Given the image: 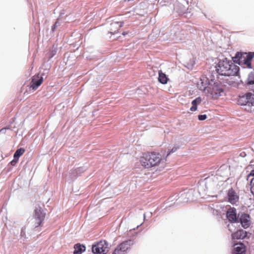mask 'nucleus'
<instances>
[{
  "label": "nucleus",
  "mask_w": 254,
  "mask_h": 254,
  "mask_svg": "<svg viewBox=\"0 0 254 254\" xmlns=\"http://www.w3.org/2000/svg\"><path fill=\"white\" fill-rule=\"evenodd\" d=\"M74 250L73 254H81L82 252L85 251V247L80 244H76L74 246Z\"/></svg>",
  "instance_id": "6ab92c4d"
},
{
  "label": "nucleus",
  "mask_w": 254,
  "mask_h": 254,
  "mask_svg": "<svg viewBox=\"0 0 254 254\" xmlns=\"http://www.w3.org/2000/svg\"><path fill=\"white\" fill-rule=\"evenodd\" d=\"M184 0V2H183V4L184 5V6H185V4L186 5H189V0Z\"/></svg>",
  "instance_id": "72a5a7b5"
},
{
  "label": "nucleus",
  "mask_w": 254,
  "mask_h": 254,
  "mask_svg": "<svg viewBox=\"0 0 254 254\" xmlns=\"http://www.w3.org/2000/svg\"><path fill=\"white\" fill-rule=\"evenodd\" d=\"M158 81L163 84H165L167 83L169 78L167 75L163 73L161 70L159 71Z\"/></svg>",
  "instance_id": "aec40b11"
},
{
  "label": "nucleus",
  "mask_w": 254,
  "mask_h": 254,
  "mask_svg": "<svg viewBox=\"0 0 254 254\" xmlns=\"http://www.w3.org/2000/svg\"><path fill=\"white\" fill-rule=\"evenodd\" d=\"M246 248L242 243H239L234 245L232 254H246Z\"/></svg>",
  "instance_id": "2eb2a0df"
},
{
  "label": "nucleus",
  "mask_w": 254,
  "mask_h": 254,
  "mask_svg": "<svg viewBox=\"0 0 254 254\" xmlns=\"http://www.w3.org/2000/svg\"><path fill=\"white\" fill-rule=\"evenodd\" d=\"M254 58V52L248 53L237 52L232 59L236 64L243 66L244 68L252 69L253 68V67L251 61Z\"/></svg>",
  "instance_id": "7ed1b4c3"
},
{
  "label": "nucleus",
  "mask_w": 254,
  "mask_h": 254,
  "mask_svg": "<svg viewBox=\"0 0 254 254\" xmlns=\"http://www.w3.org/2000/svg\"><path fill=\"white\" fill-rule=\"evenodd\" d=\"M123 21H114L112 22L110 24V31H109V33L113 34L117 33L119 29L123 26Z\"/></svg>",
  "instance_id": "f3484780"
},
{
  "label": "nucleus",
  "mask_w": 254,
  "mask_h": 254,
  "mask_svg": "<svg viewBox=\"0 0 254 254\" xmlns=\"http://www.w3.org/2000/svg\"><path fill=\"white\" fill-rule=\"evenodd\" d=\"M151 215H152V213H151V212H150V213H149V217H151Z\"/></svg>",
  "instance_id": "58836bf2"
},
{
  "label": "nucleus",
  "mask_w": 254,
  "mask_h": 254,
  "mask_svg": "<svg viewBox=\"0 0 254 254\" xmlns=\"http://www.w3.org/2000/svg\"><path fill=\"white\" fill-rule=\"evenodd\" d=\"M133 244L132 240L125 241L117 246L112 254H127V251Z\"/></svg>",
  "instance_id": "0eeeda50"
},
{
  "label": "nucleus",
  "mask_w": 254,
  "mask_h": 254,
  "mask_svg": "<svg viewBox=\"0 0 254 254\" xmlns=\"http://www.w3.org/2000/svg\"><path fill=\"white\" fill-rule=\"evenodd\" d=\"M238 105L245 107V109L248 111L251 110V107L254 106V92H247L240 96L238 100Z\"/></svg>",
  "instance_id": "39448f33"
},
{
  "label": "nucleus",
  "mask_w": 254,
  "mask_h": 254,
  "mask_svg": "<svg viewBox=\"0 0 254 254\" xmlns=\"http://www.w3.org/2000/svg\"><path fill=\"white\" fill-rule=\"evenodd\" d=\"M143 217H144V219H145V213L143 214Z\"/></svg>",
  "instance_id": "ea45409f"
},
{
  "label": "nucleus",
  "mask_w": 254,
  "mask_h": 254,
  "mask_svg": "<svg viewBox=\"0 0 254 254\" xmlns=\"http://www.w3.org/2000/svg\"><path fill=\"white\" fill-rule=\"evenodd\" d=\"M197 107L196 106L192 105V106L190 108V110L192 112L195 111L197 110Z\"/></svg>",
  "instance_id": "2f4dec72"
},
{
  "label": "nucleus",
  "mask_w": 254,
  "mask_h": 254,
  "mask_svg": "<svg viewBox=\"0 0 254 254\" xmlns=\"http://www.w3.org/2000/svg\"><path fill=\"white\" fill-rule=\"evenodd\" d=\"M224 166H221L220 169H219L218 171H217V175H218L219 174V172H220V170L222 168H223Z\"/></svg>",
  "instance_id": "e433bc0d"
},
{
  "label": "nucleus",
  "mask_w": 254,
  "mask_h": 254,
  "mask_svg": "<svg viewBox=\"0 0 254 254\" xmlns=\"http://www.w3.org/2000/svg\"><path fill=\"white\" fill-rule=\"evenodd\" d=\"M109 244L105 240L97 242L92 246V252L94 254H106L109 251Z\"/></svg>",
  "instance_id": "423d86ee"
},
{
  "label": "nucleus",
  "mask_w": 254,
  "mask_h": 254,
  "mask_svg": "<svg viewBox=\"0 0 254 254\" xmlns=\"http://www.w3.org/2000/svg\"><path fill=\"white\" fill-rule=\"evenodd\" d=\"M253 178H254V177Z\"/></svg>",
  "instance_id": "a19ab883"
},
{
  "label": "nucleus",
  "mask_w": 254,
  "mask_h": 254,
  "mask_svg": "<svg viewBox=\"0 0 254 254\" xmlns=\"http://www.w3.org/2000/svg\"><path fill=\"white\" fill-rule=\"evenodd\" d=\"M127 34V33H126V32H124L123 33V35H126V34Z\"/></svg>",
  "instance_id": "4c0bfd02"
},
{
  "label": "nucleus",
  "mask_w": 254,
  "mask_h": 254,
  "mask_svg": "<svg viewBox=\"0 0 254 254\" xmlns=\"http://www.w3.org/2000/svg\"><path fill=\"white\" fill-rule=\"evenodd\" d=\"M251 192L253 193V194L254 196V178H253L251 180Z\"/></svg>",
  "instance_id": "a878e982"
},
{
  "label": "nucleus",
  "mask_w": 254,
  "mask_h": 254,
  "mask_svg": "<svg viewBox=\"0 0 254 254\" xmlns=\"http://www.w3.org/2000/svg\"><path fill=\"white\" fill-rule=\"evenodd\" d=\"M251 176L254 177V169L252 170L251 172L247 176V179Z\"/></svg>",
  "instance_id": "7c9ffc66"
},
{
  "label": "nucleus",
  "mask_w": 254,
  "mask_h": 254,
  "mask_svg": "<svg viewBox=\"0 0 254 254\" xmlns=\"http://www.w3.org/2000/svg\"><path fill=\"white\" fill-rule=\"evenodd\" d=\"M207 86H203V87H200V89L202 90H205L207 89L208 92L212 95L213 96H220L221 93H223L224 89L223 88V84L220 82L218 80H214V79H211L208 81Z\"/></svg>",
  "instance_id": "20e7f679"
},
{
  "label": "nucleus",
  "mask_w": 254,
  "mask_h": 254,
  "mask_svg": "<svg viewBox=\"0 0 254 254\" xmlns=\"http://www.w3.org/2000/svg\"><path fill=\"white\" fill-rule=\"evenodd\" d=\"M227 196L228 201L233 205L239 201V196L232 188L228 190Z\"/></svg>",
  "instance_id": "4468645a"
},
{
  "label": "nucleus",
  "mask_w": 254,
  "mask_h": 254,
  "mask_svg": "<svg viewBox=\"0 0 254 254\" xmlns=\"http://www.w3.org/2000/svg\"><path fill=\"white\" fill-rule=\"evenodd\" d=\"M233 239H244L245 238H249L248 237V233L247 231L240 229L237 230L231 235Z\"/></svg>",
  "instance_id": "dca6fc26"
},
{
  "label": "nucleus",
  "mask_w": 254,
  "mask_h": 254,
  "mask_svg": "<svg viewBox=\"0 0 254 254\" xmlns=\"http://www.w3.org/2000/svg\"><path fill=\"white\" fill-rule=\"evenodd\" d=\"M196 193L197 192H195L193 189H189L181 193L180 196L179 197V199H180V201L184 203L193 201L195 200L196 198L195 196Z\"/></svg>",
  "instance_id": "1a4fd4ad"
},
{
  "label": "nucleus",
  "mask_w": 254,
  "mask_h": 254,
  "mask_svg": "<svg viewBox=\"0 0 254 254\" xmlns=\"http://www.w3.org/2000/svg\"><path fill=\"white\" fill-rule=\"evenodd\" d=\"M246 155L247 154L245 152H242L240 153V156H241L242 157H245L246 156Z\"/></svg>",
  "instance_id": "c9c22d12"
},
{
  "label": "nucleus",
  "mask_w": 254,
  "mask_h": 254,
  "mask_svg": "<svg viewBox=\"0 0 254 254\" xmlns=\"http://www.w3.org/2000/svg\"><path fill=\"white\" fill-rule=\"evenodd\" d=\"M21 240L24 241L27 238L26 237L25 228H22L20 232Z\"/></svg>",
  "instance_id": "5701e85b"
},
{
  "label": "nucleus",
  "mask_w": 254,
  "mask_h": 254,
  "mask_svg": "<svg viewBox=\"0 0 254 254\" xmlns=\"http://www.w3.org/2000/svg\"><path fill=\"white\" fill-rule=\"evenodd\" d=\"M57 48L53 47L51 50L50 51V57L51 58H53L57 53Z\"/></svg>",
  "instance_id": "b1692460"
},
{
  "label": "nucleus",
  "mask_w": 254,
  "mask_h": 254,
  "mask_svg": "<svg viewBox=\"0 0 254 254\" xmlns=\"http://www.w3.org/2000/svg\"><path fill=\"white\" fill-rule=\"evenodd\" d=\"M161 160V155L154 152L144 153L140 158L142 165L147 169L158 165Z\"/></svg>",
  "instance_id": "f03ea898"
},
{
  "label": "nucleus",
  "mask_w": 254,
  "mask_h": 254,
  "mask_svg": "<svg viewBox=\"0 0 254 254\" xmlns=\"http://www.w3.org/2000/svg\"><path fill=\"white\" fill-rule=\"evenodd\" d=\"M45 74L43 73L41 76L39 74L35 75L32 77L30 82V87L33 90H36L42 84Z\"/></svg>",
  "instance_id": "ddd939ff"
},
{
  "label": "nucleus",
  "mask_w": 254,
  "mask_h": 254,
  "mask_svg": "<svg viewBox=\"0 0 254 254\" xmlns=\"http://www.w3.org/2000/svg\"><path fill=\"white\" fill-rule=\"evenodd\" d=\"M201 97H198L192 101L191 104L192 105H194L197 107V105L201 103Z\"/></svg>",
  "instance_id": "4be33fe9"
},
{
  "label": "nucleus",
  "mask_w": 254,
  "mask_h": 254,
  "mask_svg": "<svg viewBox=\"0 0 254 254\" xmlns=\"http://www.w3.org/2000/svg\"><path fill=\"white\" fill-rule=\"evenodd\" d=\"M215 176H212L205 178L203 180L199 182L197 186V192L199 193L200 195H204L207 191L208 188V184L211 181H214Z\"/></svg>",
  "instance_id": "6e6552de"
},
{
  "label": "nucleus",
  "mask_w": 254,
  "mask_h": 254,
  "mask_svg": "<svg viewBox=\"0 0 254 254\" xmlns=\"http://www.w3.org/2000/svg\"><path fill=\"white\" fill-rule=\"evenodd\" d=\"M84 170H85V169L83 167H79L77 169L75 170L76 172L77 173H81L82 172H83L84 171Z\"/></svg>",
  "instance_id": "c85d7f7f"
},
{
  "label": "nucleus",
  "mask_w": 254,
  "mask_h": 254,
  "mask_svg": "<svg viewBox=\"0 0 254 254\" xmlns=\"http://www.w3.org/2000/svg\"><path fill=\"white\" fill-rule=\"evenodd\" d=\"M226 216L228 221L231 223H236L238 221V214H237V210L234 207H230L227 210Z\"/></svg>",
  "instance_id": "f8f14e48"
},
{
  "label": "nucleus",
  "mask_w": 254,
  "mask_h": 254,
  "mask_svg": "<svg viewBox=\"0 0 254 254\" xmlns=\"http://www.w3.org/2000/svg\"><path fill=\"white\" fill-rule=\"evenodd\" d=\"M25 150L23 148H20L16 150L13 155V158L19 159V158L23 154Z\"/></svg>",
  "instance_id": "412c9836"
},
{
  "label": "nucleus",
  "mask_w": 254,
  "mask_h": 254,
  "mask_svg": "<svg viewBox=\"0 0 254 254\" xmlns=\"http://www.w3.org/2000/svg\"><path fill=\"white\" fill-rule=\"evenodd\" d=\"M236 223H240L244 229L249 228L251 225L250 215L245 212H239Z\"/></svg>",
  "instance_id": "9d476101"
},
{
  "label": "nucleus",
  "mask_w": 254,
  "mask_h": 254,
  "mask_svg": "<svg viewBox=\"0 0 254 254\" xmlns=\"http://www.w3.org/2000/svg\"><path fill=\"white\" fill-rule=\"evenodd\" d=\"M235 62L223 58L219 60L216 65V71L220 75L225 76H237L239 74L240 67L236 65Z\"/></svg>",
  "instance_id": "f257e3e1"
},
{
  "label": "nucleus",
  "mask_w": 254,
  "mask_h": 254,
  "mask_svg": "<svg viewBox=\"0 0 254 254\" xmlns=\"http://www.w3.org/2000/svg\"><path fill=\"white\" fill-rule=\"evenodd\" d=\"M178 148H179V146H174L170 151H168V153L166 156V157H167V156L170 155L171 154L176 152Z\"/></svg>",
  "instance_id": "393cba45"
},
{
  "label": "nucleus",
  "mask_w": 254,
  "mask_h": 254,
  "mask_svg": "<svg viewBox=\"0 0 254 254\" xmlns=\"http://www.w3.org/2000/svg\"><path fill=\"white\" fill-rule=\"evenodd\" d=\"M60 25V23L59 22L58 20H57L55 24L52 27V31L54 32L56 29V27L59 26Z\"/></svg>",
  "instance_id": "bb28decb"
},
{
  "label": "nucleus",
  "mask_w": 254,
  "mask_h": 254,
  "mask_svg": "<svg viewBox=\"0 0 254 254\" xmlns=\"http://www.w3.org/2000/svg\"><path fill=\"white\" fill-rule=\"evenodd\" d=\"M45 217V213L40 207L35 209L34 219L35 221V227L40 225Z\"/></svg>",
  "instance_id": "9b49d317"
},
{
  "label": "nucleus",
  "mask_w": 254,
  "mask_h": 254,
  "mask_svg": "<svg viewBox=\"0 0 254 254\" xmlns=\"http://www.w3.org/2000/svg\"><path fill=\"white\" fill-rule=\"evenodd\" d=\"M245 85L247 87L254 85V68L248 75V77L245 81Z\"/></svg>",
  "instance_id": "a211bd4d"
},
{
  "label": "nucleus",
  "mask_w": 254,
  "mask_h": 254,
  "mask_svg": "<svg viewBox=\"0 0 254 254\" xmlns=\"http://www.w3.org/2000/svg\"><path fill=\"white\" fill-rule=\"evenodd\" d=\"M18 159L14 158L10 162V164L12 166H14L17 163Z\"/></svg>",
  "instance_id": "c756f323"
},
{
  "label": "nucleus",
  "mask_w": 254,
  "mask_h": 254,
  "mask_svg": "<svg viewBox=\"0 0 254 254\" xmlns=\"http://www.w3.org/2000/svg\"><path fill=\"white\" fill-rule=\"evenodd\" d=\"M233 226V224H229L228 225L227 227H228V228L229 229V230L230 231V232H232V229H231V227Z\"/></svg>",
  "instance_id": "f704fd0d"
},
{
  "label": "nucleus",
  "mask_w": 254,
  "mask_h": 254,
  "mask_svg": "<svg viewBox=\"0 0 254 254\" xmlns=\"http://www.w3.org/2000/svg\"><path fill=\"white\" fill-rule=\"evenodd\" d=\"M194 64H195L194 62H193V63L190 64H188V65H186V67L189 69H191L192 68Z\"/></svg>",
  "instance_id": "473e14b6"
},
{
  "label": "nucleus",
  "mask_w": 254,
  "mask_h": 254,
  "mask_svg": "<svg viewBox=\"0 0 254 254\" xmlns=\"http://www.w3.org/2000/svg\"><path fill=\"white\" fill-rule=\"evenodd\" d=\"M207 118V115L205 114L203 115H199L198 116V119L199 121H203L205 120Z\"/></svg>",
  "instance_id": "cd10ccee"
}]
</instances>
